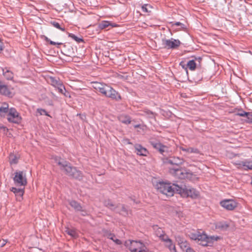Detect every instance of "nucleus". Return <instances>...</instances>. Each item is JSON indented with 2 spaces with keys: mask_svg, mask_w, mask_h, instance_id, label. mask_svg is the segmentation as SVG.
Returning a JSON list of instances; mask_svg holds the SVG:
<instances>
[{
  "mask_svg": "<svg viewBox=\"0 0 252 252\" xmlns=\"http://www.w3.org/2000/svg\"><path fill=\"white\" fill-rule=\"evenodd\" d=\"M53 159L55 162L59 166L60 169L63 171L68 177L81 181L83 179L82 172L76 167L72 166L71 164L61 157H54Z\"/></svg>",
  "mask_w": 252,
  "mask_h": 252,
  "instance_id": "1",
  "label": "nucleus"
},
{
  "mask_svg": "<svg viewBox=\"0 0 252 252\" xmlns=\"http://www.w3.org/2000/svg\"><path fill=\"white\" fill-rule=\"evenodd\" d=\"M93 87L97 91L112 100L119 101L122 99V97L119 92L110 86L96 82L93 83Z\"/></svg>",
  "mask_w": 252,
  "mask_h": 252,
  "instance_id": "2",
  "label": "nucleus"
},
{
  "mask_svg": "<svg viewBox=\"0 0 252 252\" xmlns=\"http://www.w3.org/2000/svg\"><path fill=\"white\" fill-rule=\"evenodd\" d=\"M175 186H179V185L173 184L171 186L170 183L160 181L156 183L155 187L160 193L168 196H172L174 193H176Z\"/></svg>",
  "mask_w": 252,
  "mask_h": 252,
  "instance_id": "3",
  "label": "nucleus"
},
{
  "mask_svg": "<svg viewBox=\"0 0 252 252\" xmlns=\"http://www.w3.org/2000/svg\"><path fill=\"white\" fill-rule=\"evenodd\" d=\"M176 193L180 194L182 197H190L192 199L197 198L199 196V193L193 188H187L185 185L175 186Z\"/></svg>",
  "mask_w": 252,
  "mask_h": 252,
  "instance_id": "4",
  "label": "nucleus"
},
{
  "mask_svg": "<svg viewBox=\"0 0 252 252\" xmlns=\"http://www.w3.org/2000/svg\"><path fill=\"white\" fill-rule=\"evenodd\" d=\"M126 246L131 252H147L146 246L140 241H128L126 242Z\"/></svg>",
  "mask_w": 252,
  "mask_h": 252,
  "instance_id": "5",
  "label": "nucleus"
},
{
  "mask_svg": "<svg viewBox=\"0 0 252 252\" xmlns=\"http://www.w3.org/2000/svg\"><path fill=\"white\" fill-rule=\"evenodd\" d=\"M170 172L178 178L181 179H190L193 174L186 169L180 167H173L170 168Z\"/></svg>",
  "mask_w": 252,
  "mask_h": 252,
  "instance_id": "6",
  "label": "nucleus"
},
{
  "mask_svg": "<svg viewBox=\"0 0 252 252\" xmlns=\"http://www.w3.org/2000/svg\"><path fill=\"white\" fill-rule=\"evenodd\" d=\"M199 236L197 242L199 245L203 246H212L214 242L218 241L220 238L218 236H208L203 232L202 233L200 232Z\"/></svg>",
  "mask_w": 252,
  "mask_h": 252,
  "instance_id": "7",
  "label": "nucleus"
},
{
  "mask_svg": "<svg viewBox=\"0 0 252 252\" xmlns=\"http://www.w3.org/2000/svg\"><path fill=\"white\" fill-rule=\"evenodd\" d=\"M22 118L19 113L14 108H10V111L7 114V120L8 122L19 124L21 122Z\"/></svg>",
  "mask_w": 252,
  "mask_h": 252,
  "instance_id": "8",
  "label": "nucleus"
},
{
  "mask_svg": "<svg viewBox=\"0 0 252 252\" xmlns=\"http://www.w3.org/2000/svg\"><path fill=\"white\" fill-rule=\"evenodd\" d=\"M162 45L164 47L167 49H176L181 44V42L178 39L171 38L170 39H162Z\"/></svg>",
  "mask_w": 252,
  "mask_h": 252,
  "instance_id": "9",
  "label": "nucleus"
},
{
  "mask_svg": "<svg viewBox=\"0 0 252 252\" xmlns=\"http://www.w3.org/2000/svg\"><path fill=\"white\" fill-rule=\"evenodd\" d=\"M150 143L153 148L158 151L160 154L162 155L163 156H166L164 153L168 152V147L156 141H150Z\"/></svg>",
  "mask_w": 252,
  "mask_h": 252,
  "instance_id": "10",
  "label": "nucleus"
},
{
  "mask_svg": "<svg viewBox=\"0 0 252 252\" xmlns=\"http://www.w3.org/2000/svg\"><path fill=\"white\" fill-rule=\"evenodd\" d=\"M13 180L15 184L20 186H25L27 183V179L25 175L24 176L23 171L16 172Z\"/></svg>",
  "mask_w": 252,
  "mask_h": 252,
  "instance_id": "11",
  "label": "nucleus"
},
{
  "mask_svg": "<svg viewBox=\"0 0 252 252\" xmlns=\"http://www.w3.org/2000/svg\"><path fill=\"white\" fill-rule=\"evenodd\" d=\"M166 159V162L171 165H175L177 167H180V166L184 162V160L183 158L175 157H170Z\"/></svg>",
  "mask_w": 252,
  "mask_h": 252,
  "instance_id": "12",
  "label": "nucleus"
},
{
  "mask_svg": "<svg viewBox=\"0 0 252 252\" xmlns=\"http://www.w3.org/2000/svg\"><path fill=\"white\" fill-rule=\"evenodd\" d=\"M220 204L222 207L228 210H233L236 207V202L232 200H223Z\"/></svg>",
  "mask_w": 252,
  "mask_h": 252,
  "instance_id": "13",
  "label": "nucleus"
},
{
  "mask_svg": "<svg viewBox=\"0 0 252 252\" xmlns=\"http://www.w3.org/2000/svg\"><path fill=\"white\" fill-rule=\"evenodd\" d=\"M135 152L139 156H147L148 154V150L140 144H135L134 146Z\"/></svg>",
  "mask_w": 252,
  "mask_h": 252,
  "instance_id": "14",
  "label": "nucleus"
},
{
  "mask_svg": "<svg viewBox=\"0 0 252 252\" xmlns=\"http://www.w3.org/2000/svg\"><path fill=\"white\" fill-rule=\"evenodd\" d=\"M120 208V209L116 210L117 213L123 216H127L128 215V210L124 204L119 203L116 206V209Z\"/></svg>",
  "mask_w": 252,
  "mask_h": 252,
  "instance_id": "15",
  "label": "nucleus"
},
{
  "mask_svg": "<svg viewBox=\"0 0 252 252\" xmlns=\"http://www.w3.org/2000/svg\"><path fill=\"white\" fill-rule=\"evenodd\" d=\"M10 190L11 191L14 193L17 200L20 201L21 199H22V197L24 193V189H17L12 187Z\"/></svg>",
  "mask_w": 252,
  "mask_h": 252,
  "instance_id": "16",
  "label": "nucleus"
},
{
  "mask_svg": "<svg viewBox=\"0 0 252 252\" xmlns=\"http://www.w3.org/2000/svg\"><path fill=\"white\" fill-rule=\"evenodd\" d=\"M10 111V109L8 107V104L6 103H2V105L0 107V116L1 117H5L6 114H8Z\"/></svg>",
  "mask_w": 252,
  "mask_h": 252,
  "instance_id": "17",
  "label": "nucleus"
},
{
  "mask_svg": "<svg viewBox=\"0 0 252 252\" xmlns=\"http://www.w3.org/2000/svg\"><path fill=\"white\" fill-rule=\"evenodd\" d=\"M0 93L5 95H9L10 92L6 85L0 80Z\"/></svg>",
  "mask_w": 252,
  "mask_h": 252,
  "instance_id": "18",
  "label": "nucleus"
},
{
  "mask_svg": "<svg viewBox=\"0 0 252 252\" xmlns=\"http://www.w3.org/2000/svg\"><path fill=\"white\" fill-rule=\"evenodd\" d=\"M119 121L123 124L128 125L131 123L130 117L126 115H121L118 117Z\"/></svg>",
  "mask_w": 252,
  "mask_h": 252,
  "instance_id": "19",
  "label": "nucleus"
},
{
  "mask_svg": "<svg viewBox=\"0 0 252 252\" xmlns=\"http://www.w3.org/2000/svg\"><path fill=\"white\" fill-rule=\"evenodd\" d=\"M176 240L178 242L181 248L183 250L185 249H187L188 247H189V246L188 243L183 238H182L180 236L177 237Z\"/></svg>",
  "mask_w": 252,
  "mask_h": 252,
  "instance_id": "20",
  "label": "nucleus"
},
{
  "mask_svg": "<svg viewBox=\"0 0 252 252\" xmlns=\"http://www.w3.org/2000/svg\"><path fill=\"white\" fill-rule=\"evenodd\" d=\"M70 205L76 211H83V209L80 204L75 200H72L69 202Z\"/></svg>",
  "mask_w": 252,
  "mask_h": 252,
  "instance_id": "21",
  "label": "nucleus"
},
{
  "mask_svg": "<svg viewBox=\"0 0 252 252\" xmlns=\"http://www.w3.org/2000/svg\"><path fill=\"white\" fill-rule=\"evenodd\" d=\"M180 149L182 151L186 152L188 153L199 154V151L197 148H194L192 147L185 148L183 147H181Z\"/></svg>",
  "mask_w": 252,
  "mask_h": 252,
  "instance_id": "22",
  "label": "nucleus"
},
{
  "mask_svg": "<svg viewBox=\"0 0 252 252\" xmlns=\"http://www.w3.org/2000/svg\"><path fill=\"white\" fill-rule=\"evenodd\" d=\"M104 205L112 211H116V206L109 199L105 200L104 201Z\"/></svg>",
  "mask_w": 252,
  "mask_h": 252,
  "instance_id": "23",
  "label": "nucleus"
},
{
  "mask_svg": "<svg viewBox=\"0 0 252 252\" xmlns=\"http://www.w3.org/2000/svg\"><path fill=\"white\" fill-rule=\"evenodd\" d=\"M109 26H111V27H115V25H112L110 22L107 21H103L99 24L98 27L99 29L103 30L104 29Z\"/></svg>",
  "mask_w": 252,
  "mask_h": 252,
  "instance_id": "24",
  "label": "nucleus"
},
{
  "mask_svg": "<svg viewBox=\"0 0 252 252\" xmlns=\"http://www.w3.org/2000/svg\"><path fill=\"white\" fill-rule=\"evenodd\" d=\"M216 227L221 230H226L229 227V225L225 222H219L216 224Z\"/></svg>",
  "mask_w": 252,
  "mask_h": 252,
  "instance_id": "25",
  "label": "nucleus"
},
{
  "mask_svg": "<svg viewBox=\"0 0 252 252\" xmlns=\"http://www.w3.org/2000/svg\"><path fill=\"white\" fill-rule=\"evenodd\" d=\"M3 74L7 80H11L13 78V73L7 68L3 69Z\"/></svg>",
  "mask_w": 252,
  "mask_h": 252,
  "instance_id": "26",
  "label": "nucleus"
},
{
  "mask_svg": "<svg viewBox=\"0 0 252 252\" xmlns=\"http://www.w3.org/2000/svg\"><path fill=\"white\" fill-rule=\"evenodd\" d=\"M186 65L190 70H194L196 67V63L194 60H192L189 61Z\"/></svg>",
  "mask_w": 252,
  "mask_h": 252,
  "instance_id": "27",
  "label": "nucleus"
},
{
  "mask_svg": "<svg viewBox=\"0 0 252 252\" xmlns=\"http://www.w3.org/2000/svg\"><path fill=\"white\" fill-rule=\"evenodd\" d=\"M165 245L168 248L171 252H177L175 246L172 244L171 240H168Z\"/></svg>",
  "mask_w": 252,
  "mask_h": 252,
  "instance_id": "28",
  "label": "nucleus"
},
{
  "mask_svg": "<svg viewBox=\"0 0 252 252\" xmlns=\"http://www.w3.org/2000/svg\"><path fill=\"white\" fill-rule=\"evenodd\" d=\"M56 88H57V90H58V91L59 93L64 94V95L66 97L68 96V94H66V90H65V87L63 85V84L61 83L60 85L57 86Z\"/></svg>",
  "mask_w": 252,
  "mask_h": 252,
  "instance_id": "29",
  "label": "nucleus"
},
{
  "mask_svg": "<svg viewBox=\"0 0 252 252\" xmlns=\"http://www.w3.org/2000/svg\"><path fill=\"white\" fill-rule=\"evenodd\" d=\"M9 162L11 164H16L18 162V158L14 154H11L9 156Z\"/></svg>",
  "mask_w": 252,
  "mask_h": 252,
  "instance_id": "30",
  "label": "nucleus"
},
{
  "mask_svg": "<svg viewBox=\"0 0 252 252\" xmlns=\"http://www.w3.org/2000/svg\"><path fill=\"white\" fill-rule=\"evenodd\" d=\"M43 37H44V40L46 42H49L50 45H57L58 48H59V45H61L63 44V43H61V42H56L53 41L51 40L49 38H48L46 36L44 35Z\"/></svg>",
  "mask_w": 252,
  "mask_h": 252,
  "instance_id": "31",
  "label": "nucleus"
},
{
  "mask_svg": "<svg viewBox=\"0 0 252 252\" xmlns=\"http://www.w3.org/2000/svg\"><path fill=\"white\" fill-rule=\"evenodd\" d=\"M243 165L245 170H252V161H245Z\"/></svg>",
  "mask_w": 252,
  "mask_h": 252,
  "instance_id": "32",
  "label": "nucleus"
},
{
  "mask_svg": "<svg viewBox=\"0 0 252 252\" xmlns=\"http://www.w3.org/2000/svg\"><path fill=\"white\" fill-rule=\"evenodd\" d=\"M51 24L53 25L54 27L56 28L57 29L60 30L61 31L63 32H64L65 29L64 27H62L60 24L56 22V21H51L50 22Z\"/></svg>",
  "mask_w": 252,
  "mask_h": 252,
  "instance_id": "33",
  "label": "nucleus"
},
{
  "mask_svg": "<svg viewBox=\"0 0 252 252\" xmlns=\"http://www.w3.org/2000/svg\"><path fill=\"white\" fill-rule=\"evenodd\" d=\"M68 36L75 40L77 43L84 42L83 39L82 38L77 37L73 33H68Z\"/></svg>",
  "mask_w": 252,
  "mask_h": 252,
  "instance_id": "34",
  "label": "nucleus"
},
{
  "mask_svg": "<svg viewBox=\"0 0 252 252\" xmlns=\"http://www.w3.org/2000/svg\"><path fill=\"white\" fill-rule=\"evenodd\" d=\"M65 232L67 234L70 235L73 237H75L77 235L76 231L73 229L67 228Z\"/></svg>",
  "mask_w": 252,
  "mask_h": 252,
  "instance_id": "35",
  "label": "nucleus"
},
{
  "mask_svg": "<svg viewBox=\"0 0 252 252\" xmlns=\"http://www.w3.org/2000/svg\"><path fill=\"white\" fill-rule=\"evenodd\" d=\"M50 80L51 81L52 85L55 86V87H57L61 84L59 81L57 80V79L53 77H51Z\"/></svg>",
  "mask_w": 252,
  "mask_h": 252,
  "instance_id": "36",
  "label": "nucleus"
},
{
  "mask_svg": "<svg viewBox=\"0 0 252 252\" xmlns=\"http://www.w3.org/2000/svg\"><path fill=\"white\" fill-rule=\"evenodd\" d=\"M145 115H147L149 117L153 118L155 117V113L150 110H145L143 111Z\"/></svg>",
  "mask_w": 252,
  "mask_h": 252,
  "instance_id": "37",
  "label": "nucleus"
},
{
  "mask_svg": "<svg viewBox=\"0 0 252 252\" xmlns=\"http://www.w3.org/2000/svg\"><path fill=\"white\" fill-rule=\"evenodd\" d=\"M200 232H197L196 233H191L190 235V238L192 240L197 241L198 239H199Z\"/></svg>",
  "mask_w": 252,
  "mask_h": 252,
  "instance_id": "38",
  "label": "nucleus"
},
{
  "mask_svg": "<svg viewBox=\"0 0 252 252\" xmlns=\"http://www.w3.org/2000/svg\"><path fill=\"white\" fill-rule=\"evenodd\" d=\"M37 112L39 113L40 115H44L50 117L48 112L45 109L42 108H38L37 109Z\"/></svg>",
  "mask_w": 252,
  "mask_h": 252,
  "instance_id": "39",
  "label": "nucleus"
},
{
  "mask_svg": "<svg viewBox=\"0 0 252 252\" xmlns=\"http://www.w3.org/2000/svg\"><path fill=\"white\" fill-rule=\"evenodd\" d=\"M237 115L241 117H247V118H249L250 113L245 112L243 110H240V112L238 113Z\"/></svg>",
  "mask_w": 252,
  "mask_h": 252,
  "instance_id": "40",
  "label": "nucleus"
},
{
  "mask_svg": "<svg viewBox=\"0 0 252 252\" xmlns=\"http://www.w3.org/2000/svg\"><path fill=\"white\" fill-rule=\"evenodd\" d=\"M148 8H152L151 6L148 4H145L142 6L143 11L146 12H150V10H149Z\"/></svg>",
  "mask_w": 252,
  "mask_h": 252,
  "instance_id": "41",
  "label": "nucleus"
},
{
  "mask_svg": "<svg viewBox=\"0 0 252 252\" xmlns=\"http://www.w3.org/2000/svg\"><path fill=\"white\" fill-rule=\"evenodd\" d=\"M159 238L163 241L165 242V244L167 243L168 240H171L168 238V236L166 235L165 233L162 234V235L161 236V237H159Z\"/></svg>",
  "mask_w": 252,
  "mask_h": 252,
  "instance_id": "42",
  "label": "nucleus"
},
{
  "mask_svg": "<svg viewBox=\"0 0 252 252\" xmlns=\"http://www.w3.org/2000/svg\"><path fill=\"white\" fill-rule=\"evenodd\" d=\"M244 162L245 161H241L236 163V165H237V168L240 170H244V166L243 165V164H244Z\"/></svg>",
  "mask_w": 252,
  "mask_h": 252,
  "instance_id": "43",
  "label": "nucleus"
},
{
  "mask_svg": "<svg viewBox=\"0 0 252 252\" xmlns=\"http://www.w3.org/2000/svg\"><path fill=\"white\" fill-rule=\"evenodd\" d=\"M164 233V232L163 231L161 228H158L156 231V234L157 236L160 237Z\"/></svg>",
  "mask_w": 252,
  "mask_h": 252,
  "instance_id": "44",
  "label": "nucleus"
},
{
  "mask_svg": "<svg viewBox=\"0 0 252 252\" xmlns=\"http://www.w3.org/2000/svg\"><path fill=\"white\" fill-rule=\"evenodd\" d=\"M105 236L108 238L113 241L115 236L114 234L110 232H107L105 233Z\"/></svg>",
  "mask_w": 252,
  "mask_h": 252,
  "instance_id": "45",
  "label": "nucleus"
},
{
  "mask_svg": "<svg viewBox=\"0 0 252 252\" xmlns=\"http://www.w3.org/2000/svg\"><path fill=\"white\" fill-rule=\"evenodd\" d=\"M173 25H175V26H180L182 29L185 28V25L182 24V23H181L180 22H175Z\"/></svg>",
  "mask_w": 252,
  "mask_h": 252,
  "instance_id": "46",
  "label": "nucleus"
},
{
  "mask_svg": "<svg viewBox=\"0 0 252 252\" xmlns=\"http://www.w3.org/2000/svg\"><path fill=\"white\" fill-rule=\"evenodd\" d=\"M7 243V241L5 240H0V247H3Z\"/></svg>",
  "mask_w": 252,
  "mask_h": 252,
  "instance_id": "47",
  "label": "nucleus"
},
{
  "mask_svg": "<svg viewBox=\"0 0 252 252\" xmlns=\"http://www.w3.org/2000/svg\"><path fill=\"white\" fill-rule=\"evenodd\" d=\"M113 241L115 242L117 245H121L122 244V242L121 240L118 239H114Z\"/></svg>",
  "mask_w": 252,
  "mask_h": 252,
  "instance_id": "48",
  "label": "nucleus"
},
{
  "mask_svg": "<svg viewBox=\"0 0 252 252\" xmlns=\"http://www.w3.org/2000/svg\"><path fill=\"white\" fill-rule=\"evenodd\" d=\"M186 252H195L192 248L190 247H188L186 250Z\"/></svg>",
  "mask_w": 252,
  "mask_h": 252,
  "instance_id": "49",
  "label": "nucleus"
},
{
  "mask_svg": "<svg viewBox=\"0 0 252 252\" xmlns=\"http://www.w3.org/2000/svg\"><path fill=\"white\" fill-rule=\"evenodd\" d=\"M179 64H180V65L182 66V67L183 68H185L186 64H185L184 62H183V61L181 62Z\"/></svg>",
  "mask_w": 252,
  "mask_h": 252,
  "instance_id": "50",
  "label": "nucleus"
},
{
  "mask_svg": "<svg viewBox=\"0 0 252 252\" xmlns=\"http://www.w3.org/2000/svg\"><path fill=\"white\" fill-rule=\"evenodd\" d=\"M3 50V43L0 40V52L2 51Z\"/></svg>",
  "mask_w": 252,
  "mask_h": 252,
  "instance_id": "51",
  "label": "nucleus"
},
{
  "mask_svg": "<svg viewBox=\"0 0 252 252\" xmlns=\"http://www.w3.org/2000/svg\"><path fill=\"white\" fill-rule=\"evenodd\" d=\"M195 60H196V61H198L199 63H200V61L202 60V58H201V57L195 58Z\"/></svg>",
  "mask_w": 252,
  "mask_h": 252,
  "instance_id": "52",
  "label": "nucleus"
},
{
  "mask_svg": "<svg viewBox=\"0 0 252 252\" xmlns=\"http://www.w3.org/2000/svg\"><path fill=\"white\" fill-rule=\"evenodd\" d=\"M82 212H83V213L82 214V215L83 216H86V215H87V213H86V211H84V210H83V211H82Z\"/></svg>",
  "mask_w": 252,
  "mask_h": 252,
  "instance_id": "53",
  "label": "nucleus"
},
{
  "mask_svg": "<svg viewBox=\"0 0 252 252\" xmlns=\"http://www.w3.org/2000/svg\"><path fill=\"white\" fill-rule=\"evenodd\" d=\"M49 104L50 105H53V102L52 100H50L49 102Z\"/></svg>",
  "mask_w": 252,
  "mask_h": 252,
  "instance_id": "54",
  "label": "nucleus"
},
{
  "mask_svg": "<svg viewBox=\"0 0 252 252\" xmlns=\"http://www.w3.org/2000/svg\"><path fill=\"white\" fill-rule=\"evenodd\" d=\"M135 127H140V125H136L134 126Z\"/></svg>",
  "mask_w": 252,
  "mask_h": 252,
  "instance_id": "55",
  "label": "nucleus"
},
{
  "mask_svg": "<svg viewBox=\"0 0 252 252\" xmlns=\"http://www.w3.org/2000/svg\"><path fill=\"white\" fill-rule=\"evenodd\" d=\"M2 128V126H0V128Z\"/></svg>",
  "mask_w": 252,
  "mask_h": 252,
  "instance_id": "56",
  "label": "nucleus"
}]
</instances>
